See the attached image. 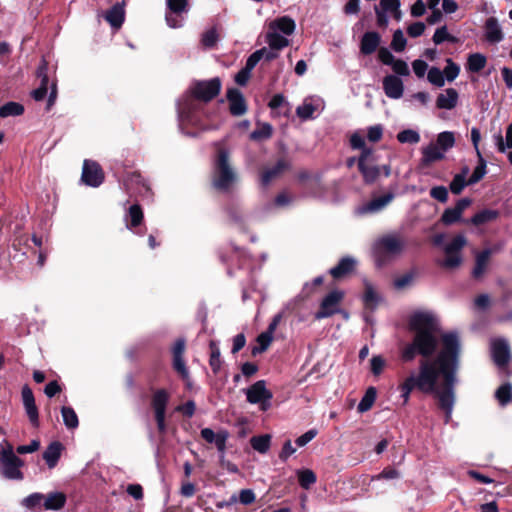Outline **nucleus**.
I'll return each instance as SVG.
<instances>
[{"label":"nucleus","instance_id":"obj_54","mask_svg":"<svg viewBox=\"0 0 512 512\" xmlns=\"http://www.w3.org/2000/svg\"><path fill=\"white\" fill-rule=\"evenodd\" d=\"M169 12L179 15L188 11V0H166Z\"/></svg>","mask_w":512,"mask_h":512},{"label":"nucleus","instance_id":"obj_23","mask_svg":"<svg viewBox=\"0 0 512 512\" xmlns=\"http://www.w3.org/2000/svg\"><path fill=\"white\" fill-rule=\"evenodd\" d=\"M458 92L454 88H448L445 90V94H439L436 99V107L438 109L451 110L456 107L458 102Z\"/></svg>","mask_w":512,"mask_h":512},{"label":"nucleus","instance_id":"obj_32","mask_svg":"<svg viewBox=\"0 0 512 512\" xmlns=\"http://www.w3.org/2000/svg\"><path fill=\"white\" fill-rule=\"evenodd\" d=\"M371 257L377 268H382L384 265V236H379L375 239L371 246Z\"/></svg>","mask_w":512,"mask_h":512},{"label":"nucleus","instance_id":"obj_28","mask_svg":"<svg viewBox=\"0 0 512 512\" xmlns=\"http://www.w3.org/2000/svg\"><path fill=\"white\" fill-rule=\"evenodd\" d=\"M386 66H390L393 72L399 76H409L410 70L407 63L402 59H397L386 49Z\"/></svg>","mask_w":512,"mask_h":512},{"label":"nucleus","instance_id":"obj_45","mask_svg":"<svg viewBox=\"0 0 512 512\" xmlns=\"http://www.w3.org/2000/svg\"><path fill=\"white\" fill-rule=\"evenodd\" d=\"M455 144L454 133L450 131H444L437 136V146L443 151H447L452 148Z\"/></svg>","mask_w":512,"mask_h":512},{"label":"nucleus","instance_id":"obj_59","mask_svg":"<svg viewBox=\"0 0 512 512\" xmlns=\"http://www.w3.org/2000/svg\"><path fill=\"white\" fill-rule=\"evenodd\" d=\"M44 503V495L41 493H32L22 500V505L28 509H34Z\"/></svg>","mask_w":512,"mask_h":512},{"label":"nucleus","instance_id":"obj_39","mask_svg":"<svg viewBox=\"0 0 512 512\" xmlns=\"http://www.w3.org/2000/svg\"><path fill=\"white\" fill-rule=\"evenodd\" d=\"M24 113V106L18 102H7L0 108V117L20 116Z\"/></svg>","mask_w":512,"mask_h":512},{"label":"nucleus","instance_id":"obj_37","mask_svg":"<svg viewBox=\"0 0 512 512\" xmlns=\"http://www.w3.org/2000/svg\"><path fill=\"white\" fill-rule=\"evenodd\" d=\"M487 173V163L486 160L483 158L480 151H478V165L475 167L472 175L468 179V183H471L472 185L478 183L483 179V177Z\"/></svg>","mask_w":512,"mask_h":512},{"label":"nucleus","instance_id":"obj_1","mask_svg":"<svg viewBox=\"0 0 512 512\" xmlns=\"http://www.w3.org/2000/svg\"><path fill=\"white\" fill-rule=\"evenodd\" d=\"M408 325L414 336L402 350V360L410 362L416 355L422 356V359L419 361L418 372H412L400 386L404 402L408 401L413 390L433 395L448 422L456 400L455 387L461 352L459 336L456 332L442 334L441 350L431 359L439 344L441 328L438 319L428 312H415L410 316Z\"/></svg>","mask_w":512,"mask_h":512},{"label":"nucleus","instance_id":"obj_33","mask_svg":"<svg viewBox=\"0 0 512 512\" xmlns=\"http://www.w3.org/2000/svg\"><path fill=\"white\" fill-rule=\"evenodd\" d=\"M169 400L167 392L163 389L157 390L152 398V407L155 414H166V406Z\"/></svg>","mask_w":512,"mask_h":512},{"label":"nucleus","instance_id":"obj_56","mask_svg":"<svg viewBox=\"0 0 512 512\" xmlns=\"http://www.w3.org/2000/svg\"><path fill=\"white\" fill-rule=\"evenodd\" d=\"M403 249V242L393 236L386 235V258L390 254H398Z\"/></svg>","mask_w":512,"mask_h":512},{"label":"nucleus","instance_id":"obj_49","mask_svg":"<svg viewBox=\"0 0 512 512\" xmlns=\"http://www.w3.org/2000/svg\"><path fill=\"white\" fill-rule=\"evenodd\" d=\"M495 396L501 405L508 404L512 399V385L509 382L502 384L496 390Z\"/></svg>","mask_w":512,"mask_h":512},{"label":"nucleus","instance_id":"obj_24","mask_svg":"<svg viewBox=\"0 0 512 512\" xmlns=\"http://www.w3.org/2000/svg\"><path fill=\"white\" fill-rule=\"evenodd\" d=\"M491 255V249H484L476 255L475 265L472 271L473 278L480 279L484 275L487 270Z\"/></svg>","mask_w":512,"mask_h":512},{"label":"nucleus","instance_id":"obj_10","mask_svg":"<svg viewBox=\"0 0 512 512\" xmlns=\"http://www.w3.org/2000/svg\"><path fill=\"white\" fill-rule=\"evenodd\" d=\"M201 437L210 444H214L219 452L220 460H223L226 453V443L229 438V432L220 429L214 432L211 428H203L200 432Z\"/></svg>","mask_w":512,"mask_h":512},{"label":"nucleus","instance_id":"obj_34","mask_svg":"<svg viewBox=\"0 0 512 512\" xmlns=\"http://www.w3.org/2000/svg\"><path fill=\"white\" fill-rule=\"evenodd\" d=\"M266 42L270 48H274L278 51L289 45V40L274 30L267 32Z\"/></svg>","mask_w":512,"mask_h":512},{"label":"nucleus","instance_id":"obj_29","mask_svg":"<svg viewBox=\"0 0 512 512\" xmlns=\"http://www.w3.org/2000/svg\"><path fill=\"white\" fill-rule=\"evenodd\" d=\"M487 64V57L482 53H472L468 55L466 70L470 73H479Z\"/></svg>","mask_w":512,"mask_h":512},{"label":"nucleus","instance_id":"obj_43","mask_svg":"<svg viewBox=\"0 0 512 512\" xmlns=\"http://www.w3.org/2000/svg\"><path fill=\"white\" fill-rule=\"evenodd\" d=\"M270 441V435L266 434L252 437L250 443L254 450L260 453H266L269 450Z\"/></svg>","mask_w":512,"mask_h":512},{"label":"nucleus","instance_id":"obj_35","mask_svg":"<svg viewBox=\"0 0 512 512\" xmlns=\"http://www.w3.org/2000/svg\"><path fill=\"white\" fill-rule=\"evenodd\" d=\"M318 107L313 104L310 98L304 100V102L296 108V115L303 121L314 118V113Z\"/></svg>","mask_w":512,"mask_h":512},{"label":"nucleus","instance_id":"obj_55","mask_svg":"<svg viewBox=\"0 0 512 512\" xmlns=\"http://www.w3.org/2000/svg\"><path fill=\"white\" fill-rule=\"evenodd\" d=\"M407 41L404 37L403 31L401 29H397L394 34L390 44V47L395 52H402L406 47Z\"/></svg>","mask_w":512,"mask_h":512},{"label":"nucleus","instance_id":"obj_36","mask_svg":"<svg viewBox=\"0 0 512 512\" xmlns=\"http://www.w3.org/2000/svg\"><path fill=\"white\" fill-rule=\"evenodd\" d=\"M377 390L375 387H369L364 396L362 397L360 403L358 404L357 410L360 413H364L370 410L376 400Z\"/></svg>","mask_w":512,"mask_h":512},{"label":"nucleus","instance_id":"obj_46","mask_svg":"<svg viewBox=\"0 0 512 512\" xmlns=\"http://www.w3.org/2000/svg\"><path fill=\"white\" fill-rule=\"evenodd\" d=\"M273 340V335L268 332H263L257 337L258 345L252 348V355L256 356L267 350Z\"/></svg>","mask_w":512,"mask_h":512},{"label":"nucleus","instance_id":"obj_48","mask_svg":"<svg viewBox=\"0 0 512 512\" xmlns=\"http://www.w3.org/2000/svg\"><path fill=\"white\" fill-rule=\"evenodd\" d=\"M297 476L300 486L304 489H309L316 482V475L310 469L299 470Z\"/></svg>","mask_w":512,"mask_h":512},{"label":"nucleus","instance_id":"obj_17","mask_svg":"<svg viewBox=\"0 0 512 512\" xmlns=\"http://www.w3.org/2000/svg\"><path fill=\"white\" fill-rule=\"evenodd\" d=\"M384 208V194L374 196L371 200L358 205L354 212L358 216L376 214Z\"/></svg>","mask_w":512,"mask_h":512},{"label":"nucleus","instance_id":"obj_44","mask_svg":"<svg viewBox=\"0 0 512 512\" xmlns=\"http://www.w3.org/2000/svg\"><path fill=\"white\" fill-rule=\"evenodd\" d=\"M433 42L436 44V45H439L445 41L447 42H450V43H457L458 42V38L449 34L448 31H447V26L444 25L442 27H439L436 29L434 35H433V38H432Z\"/></svg>","mask_w":512,"mask_h":512},{"label":"nucleus","instance_id":"obj_60","mask_svg":"<svg viewBox=\"0 0 512 512\" xmlns=\"http://www.w3.org/2000/svg\"><path fill=\"white\" fill-rule=\"evenodd\" d=\"M218 41V34L215 28L205 31L202 35L201 42L204 47L212 48Z\"/></svg>","mask_w":512,"mask_h":512},{"label":"nucleus","instance_id":"obj_58","mask_svg":"<svg viewBox=\"0 0 512 512\" xmlns=\"http://www.w3.org/2000/svg\"><path fill=\"white\" fill-rule=\"evenodd\" d=\"M469 185L472 184L468 183V179H464L462 176L455 175L450 182L449 189L453 194L459 195L464 190V188Z\"/></svg>","mask_w":512,"mask_h":512},{"label":"nucleus","instance_id":"obj_19","mask_svg":"<svg viewBox=\"0 0 512 512\" xmlns=\"http://www.w3.org/2000/svg\"><path fill=\"white\" fill-rule=\"evenodd\" d=\"M485 38L489 43H499L503 40L504 34L497 18L489 17L485 21Z\"/></svg>","mask_w":512,"mask_h":512},{"label":"nucleus","instance_id":"obj_61","mask_svg":"<svg viewBox=\"0 0 512 512\" xmlns=\"http://www.w3.org/2000/svg\"><path fill=\"white\" fill-rule=\"evenodd\" d=\"M430 196L441 203H446L449 197L448 189L445 186H434L430 189Z\"/></svg>","mask_w":512,"mask_h":512},{"label":"nucleus","instance_id":"obj_16","mask_svg":"<svg viewBox=\"0 0 512 512\" xmlns=\"http://www.w3.org/2000/svg\"><path fill=\"white\" fill-rule=\"evenodd\" d=\"M184 352H185V340L178 339L172 348L173 367L182 376L183 379H186V378H188L189 373H188V369L185 365V361L183 359Z\"/></svg>","mask_w":512,"mask_h":512},{"label":"nucleus","instance_id":"obj_7","mask_svg":"<svg viewBox=\"0 0 512 512\" xmlns=\"http://www.w3.org/2000/svg\"><path fill=\"white\" fill-rule=\"evenodd\" d=\"M199 99L193 97L191 93H187L178 101V115L181 121H186L189 124L195 125L198 122L195 114L201 108L198 103Z\"/></svg>","mask_w":512,"mask_h":512},{"label":"nucleus","instance_id":"obj_12","mask_svg":"<svg viewBox=\"0 0 512 512\" xmlns=\"http://www.w3.org/2000/svg\"><path fill=\"white\" fill-rule=\"evenodd\" d=\"M472 203L470 198H462L459 199L455 206L452 208H447L444 210L440 221L446 225H452L461 220L462 214L466 208H468Z\"/></svg>","mask_w":512,"mask_h":512},{"label":"nucleus","instance_id":"obj_53","mask_svg":"<svg viewBox=\"0 0 512 512\" xmlns=\"http://www.w3.org/2000/svg\"><path fill=\"white\" fill-rule=\"evenodd\" d=\"M466 239L462 235L455 236L452 241L444 248L445 254H460L461 249L465 246Z\"/></svg>","mask_w":512,"mask_h":512},{"label":"nucleus","instance_id":"obj_20","mask_svg":"<svg viewBox=\"0 0 512 512\" xmlns=\"http://www.w3.org/2000/svg\"><path fill=\"white\" fill-rule=\"evenodd\" d=\"M444 157V152L436 144L430 143L422 149L421 165L428 167L432 163L444 159Z\"/></svg>","mask_w":512,"mask_h":512},{"label":"nucleus","instance_id":"obj_47","mask_svg":"<svg viewBox=\"0 0 512 512\" xmlns=\"http://www.w3.org/2000/svg\"><path fill=\"white\" fill-rule=\"evenodd\" d=\"M210 350H211L210 360H209L210 367L214 373H218L221 368L222 361H221L220 349L214 341L210 342Z\"/></svg>","mask_w":512,"mask_h":512},{"label":"nucleus","instance_id":"obj_51","mask_svg":"<svg viewBox=\"0 0 512 512\" xmlns=\"http://www.w3.org/2000/svg\"><path fill=\"white\" fill-rule=\"evenodd\" d=\"M128 216L130 218V225H127L128 228H133L140 225L143 220V212L140 205H132L128 210Z\"/></svg>","mask_w":512,"mask_h":512},{"label":"nucleus","instance_id":"obj_57","mask_svg":"<svg viewBox=\"0 0 512 512\" xmlns=\"http://www.w3.org/2000/svg\"><path fill=\"white\" fill-rule=\"evenodd\" d=\"M428 81L437 86L442 87L445 84V78L443 72L437 67H431L427 74Z\"/></svg>","mask_w":512,"mask_h":512},{"label":"nucleus","instance_id":"obj_21","mask_svg":"<svg viewBox=\"0 0 512 512\" xmlns=\"http://www.w3.org/2000/svg\"><path fill=\"white\" fill-rule=\"evenodd\" d=\"M500 217V211L496 209H482L475 213L467 223L474 226H481L496 221Z\"/></svg>","mask_w":512,"mask_h":512},{"label":"nucleus","instance_id":"obj_3","mask_svg":"<svg viewBox=\"0 0 512 512\" xmlns=\"http://www.w3.org/2000/svg\"><path fill=\"white\" fill-rule=\"evenodd\" d=\"M235 180L236 173L229 163V152L226 149H219L214 164V187L227 191Z\"/></svg>","mask_w":512,"mask_h":512},{"label":"nucleus","instance_id":"obj_62","mask_svg":"<svg viewBox=\"0 0 512 512\" xmlns=\"http://www.w3.org/2000/svg\"><path fill=\"white\" fill-rule=\"evenodd\" d=\"M462 263V258L460 254L457 253H451V254H445V259L442 262V266L448 269H454L460 266Z\"/></svg>","mask_w":512,"mask_h":512},{"label":"nucleus","instance_id":"obj_6","mask_svg":"<svg viewBox=\"0 0 512 512\" xmlns=\"http://www.w3.org/2000/svg\"><path fill=\"white\" fill-rule=\"evenodd\" d=\"M246 399L250 404H259L262 411L271 407L273 394L266 388L264 380H258L245 390Z\"/></svg>","mask_w":512,"mask_h":512},{"label":"nucleus","instance_id":"obj_5","mask_svg":"<svg viewBox=\"0 0 512 512\" xmlns=\"http://www.w3.org/2000/svg\"><path fill=\"white\" fill-rule=\"evenodd\" d=\"M221 90V81L218 77L210 80H195L189 87V93L196 99L209 102L215 98Z\"/></svg>","mask_w":512,"mask_h":512},{"label":"nucleus","instance_id":"obj_4","mask_svg":"<svg viewBox=\"0 0 512 512\" xmlns=\"http://www.w3.org/2000/svg\"><path fill=\"white\" fill-rule=\"evenodd\" d=\"M24 461L13 451L11 445L0 453V473L9 480H23L24 474L21 471Z\"/></svg>","mask_w":512,"mask_h":512},{"label":"nucleus","instance_id":"obj_27","mask_svg":"<svg viewBox=\"0 0 512 512\" xmlns=\"http://www.w3.org/2000/svg\"><path fill=\"white\" fill-rule=\"evenodd\" d=\"M380 35L376 32H366L361 40V52L365 55L372 54L380 44Z\"/></svg>","mask_w":512,"mask_h":512},{"label":"nucleus","instance_id":"obj_41","mask_svg":"<svg viewBox=\"0 0 512 512\" xmlns=\"http://www.w3.org/2000/svg\"><path fill=\"white\" fill-rule=\"evenodd\" d=\"M272 133V126L269 123H262L250 134V138L254 141H262L269 139Z\"/></svg>","mask_w":512,"mask_h":512},{"label":"nucleus","instance_id":"obj_9","mask_svg":"<svg viewBox=\"0 0 512 512\" xmlns=\"http://www.w3.org/2000/svg\"><path fill=\"white\" fill-rule=\"evenodd\" d=\"M343 298L341 291L330 292L321 302L319 310L315 313V319L320 320L330 317L339 311V304Z\"/></svg>","mask_w":512,"mask_h":512},{"label":"nucleus","instance_id":"obj_64","mask_svg":"<svg viewBox=\"0 0 512 512\" xmlns=\"http://www.w3.org/2000/svg\"><path fill=\"white\" fill-rule=\"evenodd\" d=\"M400 0H386V13H392L395 20L400 21L402 12L399 9Z\"/></svg>","mask_w":512,"mask_h":512},{"label":"nucleus","instance_id":"obj_42","mask_svg":"<svg viewBox=\"0 0 512 512\" xmlns=\"http://www.w3.org/2000/svg\"><path fill=\"white\" fill-rule=\"evenodd\" d=\"M498 151L504 153L507 148L512 149V123L506 129V142H504L502 134L499 132L495 136Z\"/></svg>","mask_w":512,"mask_h":512},{"label":"nucleus","instance_id":"obj_22","mask_svg":"<svg viewBox=\"0 0 512 512\" xmlns=\"http://www.w3.org/2000/svg\"><path fill=\"white\" fill-rule=\"evenodd\" d=\"M105 20L114 29H119L125 19V10L123 4L116 3L104 15Z\"/></svg>","mask_w":512,"mask_h":512},{"label":"nucleus","instance_id":"obj_2","mask_svg":"<svg viewBox=\"0 0 512 512\" xmlns=\"http://www.w3.org/2000/svg\"><path fill=\"white\" fill-rule=\"evenodd\" d=\"M350 145L355 150H361V155L358 158V169L364 182L367 184L375 182L380 175V169L377 165L378 158L374 155L373 149L366 145L364 133L362 131L354 132L350 137Z\"/></svg>","mask_w":512,"mask_h":512},{"label":"nucleus","instance_id":"obj_11","mask_svg":"<svg viewBox=\"0 0 512 512\" xmlns=\"http://www.w3.org/2000/svg\"><path fill=\"white\" fill-rule=\"evenodd\" d=\"M290 168L291 163L285 158L279 159L274 165L264 167L261 172V184L263 186L269 185L272 181L290 170Z\"/></svg>","mask_w":512,"mask_h":512},{"label":"nucleus","instance_id":"obj_38","mask_svg":"<svg viewBox=\"0 0 512 512\" xmlns=\"http://www.w3.org/2000/svg\"><path fill=\"white\" fill-rule=\"evenodd\" d=\"M364 288L365 292L363 295V300L365 306L368 308H374L379 302V297L375 291V288L372 283L366 279L364 280Z\"/></svg>","mask_w":512,"mask_h":512},{"label":"nucleus","instance_id":"obj_13","mask_svg":"<svg viewBox=\"0 0 512 512\" xmlns=\"http://www.w3.org/2000/svg\"><path fill=\"white\" fill-rule=\"evenodd\" d=\"M492 357L495 364L499 367H504L509 363L511 353L506 340L498 338L492 342Z\"/></svg>","mask_w":512,"mask_h":512},{"label":"nucleus","instance_id":"obj_52","mask_svg":"<svg viewBox=\"0 0 512 512\" xmlns=\"http://www.w3.org/2000/svg\"><path fill=\"white\" fill-rule=\"evenodd\" d=\"M397 140L400 143L416 144L420 141V135L415 130L406 129L397 134Z\"/></svg>","mask_w":512,"mask_h":512},{"label":"nucleus","instance_id":"obj_26","mask_svg":"<svg viewBox=\"0 0 512 512\" xmlns=\"http://www.w3.org/2000/svg\"><path fill=\"white\" fill-rule=\"evenodd\" d=\"M62 449L63 445L58 441H54L50 443L46 450L43 452V459L46 461L50 469L57 465L61 456Z\"/></svg>","mask_w":512,"mask_h":512},{"label":"nucleus","instance_id":"obj_18","mask_svg":"<svg viewBox=\"0 0 512 512\" xmlns=\"http://www.w3.org/2000/svg\"><path fill=\"white\" fill-rule=\"evenodd\" d=\"M358 264V261L353 256L342 257L339 263L330 269V274L335 279H340L349 273L353 272Z\"/></svg>","mask_w":512,"mask_h":512},{"label":"nucleus","instance_id":"obj_8","mask_svg":"<svg viewBox=\"0 0 512 512\" xmlns=\"http://www.w3.org/2000/svg\"><path fill=\"white\" fill-rule=\"evenodd\" d=\"M81 179L88 186L98 187L104 181V172L97 162L86 159L83 163Z\"/></svg>","mask_w":512,"mask_h":512},{"label":"nucleus","instance_id":"obj_50","mask_svg":"<svg viewBox=\"0 0 512 512\" xmlns=\"http://www.w3.org/2000/svg\"><path fill=\"white\" fill-rule=\"evenodd\" d=\"M442 72L444 74V78H446L447 81L452 82L458 77L460 73V66L451 58H448L446 59V66Z\"/></svg>","mask_w":512,"mask_h":512},{"label":"nucleus","instance_id":"obj_31","mask_svg":"<svg viewBox=\"0 0 512 512\" xmlns=\"http://www.w3.org/2000/svg\"><path fill=\"white\" fill-rule=\"evenodd\" d=\"M269 30L281 31L285 35H291L295 30V22L287 16L275 19L269 24Z\"/></svg>","mask_w":512,"mask_h":512},{"label":"nucleus","instance_id":"obj_14","mask_svg":"<svg viewBox=\"0 0 512 512\" xmlns=\"http://www.w3.org/2000/svg\"><path fill=\"white\" fill-rule=\"evenodd\" d=\"M21 394H22L23 405H24L26 414L29 418V421L31 422V424L34 427H38L39 426V414H38L37 406L35 404V398H34L32 390L29 388V386L25 385L22 388Z\"/></svg>","mask_w":512,"mask_h":512},{"label":"nucleus","instance_id":"obj_15","mask_svg":"<svg viewBox=\"0 0 512 512\" xmlns=\"http://www.w3.org/2000/svg\"><path fill=\"white\" fill-rule=\"evenodd\" d=\"M229 110L233 116H241L246 113L247 105L242 92L237 88H230L227 91Z\"/></svg>","mask_w":512,"mask_h":512},{"label":"nucleus","instance_id":"obj_30","mask_svg":"<svg viewBox=\"0 0 512 512\" xmlns=\"http://www.w3.org/2000/svg\"><path fill=\"white\" fill-rule=\"evenodd\" d=\"M66 503V495L62 492H51L44 495L43 506L46 510H59Z\"/></svg>","mask_w":512,"mask_h":512},{"label":"nucleus","instance_id":"obj_63","mask_svg":"<svg viewBox=\"0 0 512 512\" xmlns=\"http://www.w3.org/2000/svg\"><path fill=\"white\" fill-rule=\"evenodd\" d=\"M413 278L412 273H405L394 279L393 286L396 290H403L412 283Z\"/></svg>","mask_w":512,"mask_h":512},{"label":"nucleus","instance_id":"obj_40","mask_svg":"<svg viewBox=\"0 0 512 512\" xmlns=\"http://www.w3.org/2000/svg\"><path fill=\"white\" fill-rule=\"evenodd\" d=\"M63 422L68 429H75L79 425L78 416L73 408L63 406L61 409Z\"/></svg>","mask_w":512,"mask_h":512},{"label":"nucleus","instance_id":"obj_25","mask_svg":"<svg viewBox=\"0 0 512 512\" xmlns=\"http://www.w3.org/2000/svg\"><path fill=\"white\" fill-rule=\"evenodd\" d=\"M404 91L403 81L396 75H386V96L392 99L402 97Z\"/></svg>","mask_w":512,"mask_h":512}]
</instances>
